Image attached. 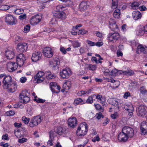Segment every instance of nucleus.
<instances>
[{
    "label": "nucleus",
    "mask_w": 147,
    "mask_h": 147,
    "mask_svg": "<svg viewBox=\"0 0 147 147\" xmlns=\"http://www.w3.org/2000/svg\"><path fill=\"white\" fill-rule=\"evenodd\" d=\"M22 120L26 124H28L30 120V119L29 118H26L25 117H23L22 118Z\"/></svg>",
    "instance_id": "51"
},
{
    "label": "nucleus",
    "mask_w": 147,
    "mask_h": 147,
    "mask_svg": "<svg viewBox=\"0 0 147 147\" xmlns=\"http://www.w3.org/2000/svg\"><path fill=\"white\" fill-rule=\"evenodd\" d=\"M44 73L42 71L38 72L34 76V78L36 80L37 83H40L42 82L44 80L43 76Z\"/></svg>",
    "instance_id": "13"
},
{
    "label": "nucleus",
    "mask_w": 147,
    "mask_h": 147,
    "mask_svg": "<svg viewBox=\"0 0 147 147\" xmlns=\"http://www.w3.org/2000/svg\"><path fill=\"white\" fill-rule=\"evenodd\" d=\"M16 136L18 138H20L21 137V134L20 133L17 131H15L14 132Z\"/></svg>",
    "instance_id": "61"
},
{
    "label": "nucleus",
    "mask_w": 147,
    "mask_h": 147,
    "mask_svg": "<svg viewBox=\"0 0 147 147\" xmlns=\"http://www.w3.org/2000/svg\"><path fill=\"white\" fill-rule=\"evenodd\" d=\"M86 102L87 103L92 104L93 103V96L89 97L87 99Z\"/></svg>",
    "instance_id": "47"
},
{
    "label": "nucleus",
    "mask_w": 147,
    "mask_h": 147,
    "mask_svg": "<svg viewBox=\"0 0 147 147\" xmlns=\"http://www.w3.org/2000/svg\"><path fill=\"white\" fill-rule=\"evenodd\" d=\"M43 53L44 55L48 58L52 57L53 55V53L51 51V49L49 47L44 48L43 50Z\"/></svg>",
    "instance_id": "12"
},
{
    "label": "nucleus",
    "mask_w": 147,
    "mask_h": 147,
    "mask_svg": "<svg viewBox=\"0 0 147 147\" xmlns=\"http://www.w3.org/2000/svg\"><path fill=\"white\" fill-rule=\"evenodd\" d=\"M140 3L137 1L132 2L130 5L131 8L134 9H137L139 8Z\"/></svg>",
    "instance_id": "30"
},
{
    "label": "nucleus",
    "mask_w": 147,
    "mask_h": 147,
    "mask_svg": "<svg viewBox=\"0 0 147 147\" xmlns=\"http://www.w3.org/2000/svg\"><path fill=\"white\" fill-rule=\"evenodd\" d=\"M28 48L27 44L26 43H20L18 45L17 51L19 52H23L26 51Z\"/></svg>",
    "instance_id": "14"
},
{
    "label": "nucleus",
    "mask_w": 147,
    "mask_h": 147,
    "mask_svg": "<svg viewBox=\"0 0 147 147\" xmlns=\"http://www.w3.org/2000/svg\"><path fill=\"white\" fill-rule=\"evenodd\" d=\"M109 26L116 24V22L113 19L110 18L109 20Z\"/></svg>",
    "instance_id": "53"
},
{
    "label": "nucleus",
    "mask_w": 147,
    "mask_h": 147,
    "mask_svg": "<svg viewBox=\"0 0 147 147\" xmlns=\"http://www.w3.org/2000/svg\"><path fill=\"white\" fill-rule=\"evenodd\" d=\"M72 44L74 48L78 47L80 46V43L77 41H73Z\"/></svg>",
    "instance_id": "41"
},
{
    "label": "nucleus",
    "mask_w": 147,
    "mask_h": 147,
    "mask_svg": "<svg viewBox=\"0 0 147 147\" xmlns=\"http://www.w3.org/2000/svg\"><path fill=\"white\" fill-rule=\"evenodd\" d=\"M96 116L98 119H100L101 117L103 118L102 114L101 113H97L96 114Z\"/></svg>",
    "instance_id": "58"
},
{
    "label": "nucleus",
    "mask_w": 147,
    "mask_h": 147,
    "mask_svg": "<svg viewBox=\"0 0 147 147\" xmlns=\"http://www.w3.org/2000/svg\"><path fill=\"white\" fill-rule=\"evenodd\" d=\"M55 131L56 133L59 135H61L66 132L65 129L61 127H57Z\"/></svg>",
    "instance_id": "27"
},
{
    "label": "nucleus",
    "mask_w": 147,
    "mask_h": 147,
    "mask_svg": "<svg viewBox=\"0 0 147 147\" xmlns=\"http://www.w3.org/2000/svg\"><path fill=\"white\" fill-rule=\"evenodd\" d=\"M110 101L111 102H110L111 105L115 107V109L119 111V106L118 103L115 99L114 98H111Z\"/></svg>",
    "instance_id": "25"
},
{
    "label": "nucleus",
    "mask_w": 147,
    "mask_h": 147,
    "mask_svg": "<svg viewBox=\"0 0 147 147\" xmlns=\"http://www.w3.org/2000/svg\"><path fill=\"white\" fill-rule=\"evenodd\" d=\"M140 93L145 95L146 97L147 96V90L143 87L140 88Z\"/></svg>",
    "instance_id": "37"
},
{
    "label": "nucleus",
    "mask_w": 147,
    "mask_h": 147,
    "mask_svg": "<svg viewBox=\"0 0 147 147\" xmlns=\"http://www.w3.org/2000/svg\"><path fill=\"white\" fill-rule=\"evenodd\" d=\"M25 57L23 53H20L16 57V63L17 64V67L19 65L20 66H22L25 61Z\"/></svg>",
    "instance_id": "11"
},
{
    "label": "nucleus",
    "mask_w": 147,
    "mask_h": 147,
    "mask_svg": "<svg viewBox=\"0 0 147 147\" xmlns=\"http://www.w3.org/2000/svg\"><path fill=\"white\" fill-rule=\"evenodd\" d=\"M84 102L81 98H78L75 100L74 103L76 105H78L80 104H82L84 103Z\"/></svg>",
    "instance_id": "35"
},
{
    "label": "nucleus",
    "mask_w": 147,
    "mask_h": 147,
    "mask_svg": "<svg viewBox=\"0 0 147 147\" xmlns=\"http://www.w3.org/2000/svg\"><path fill=\"white\" fill-rule=\"evenodd\" d=\"M132 16L134 20H137L141 17L142 15L138 11H135L132 13Z\"/></svg>",
    "instance_id": "23"
},
{
    "label": "nucleus",
    "mask_w": 147,
    "mask_h": 147,
    "mask_svg": "<svg viewBox=\"0 0 147 147\" xmlns=\"http://www.w3.org/2000/svg\"><path fill=\"white\" fill-rule=\"evenodd\" d=\"M27 91L26 90L23 91L19 95V101L24 104L27 103L29 100L30 98L27 96L28 93Z\"/></svg>",
    "instance_id": "3"
},
{
    "label": "nucleus",
    "mask_w": 147,
    "mask_h": 147,
    "mask_svg": "<svg viewBox=\"0 0 147 147\" xmlns=\"http://www.w3.org/2000/svg\"><path fill=\"white\" fill-rule=\"evenodd\" d=\"M96 65H92L90 64H87L85 65V67L86 69L94 71L96 70Z\"/></svg>",
    "instance_id": "28"
},
{
    "label": "nucleus",
    "mask_w": 147,
    "mask_h": 147,
    "mask_svg": "<svg viewBox=\"0 0 147 147\" xmlns=\"http://www.w3.org/2000/svg\"><path fill=\"white\" fill-rule=\"evenodd\" d=\"M119 37V34L115 31L114 32V33H109L108 34V40L110 42L114 40L116 41L118 39Z\"/></svg>",
    "instance_id": "9"
},
{
    "label": "nucleus",
    "mask_w": 147,
    "mask_h": 147,
    "mask_svg": "<svg viewBox=\"0 0 147 147\" xmlns=\"http://www.w3.org/2000/svg\"><path fill=\"white\" fill-rule=\"evenodd\" d=\"M94 106L97 110H100V111L102 112L103 111V108L102 107L101 105L99 104H94Z\"/></svg>",
    "instance_id": "45"
},
{
    "label": "nucleus",
    "mask_w": 147,
    "mask_h": 147,
    "mask_svg": "<svg viewBox=\"0 0 147 147\" xmlns=\"http://www.w3.org/2000/svg\"><path fill=\"white\" fill-rule=\"evenodd\" d=\"M14 12L16 14L19 15L24 12V10L22 9H17L14 11Z\"/></svg>",
    "instance_id": "43"
},
{
    "label": "nucleus",
    "mask_w": 147,
    "mask_h": 147,
    "mask_svg": "<svg viewBox=\"0 0 147 147\" xmlns=\"http://www.w3.org/2000/svg\"><path fill=\"white\" fill-rule=\"evenodd\" d=\"M17 64L14 62H9L6 64V68L9 72H13L17 68Z\"/></svg>",
    "instance_id": "7"
},
{
    "label": "nucleus",
    "mask_w": 147,
    "mask_h": 147,
    "mask_svg": "<svg viewBox=\"0 0 147 147\" xmlns=\"http://www.w3.org/2000/svg\"><path fill=\"white\" fill-rule=\"evenodd\" d=\"M50 86L54 85L55 86L56 89H57L58 90V91L59 92L61 88L59 86L57 85V83L55 82H51L50 83Z\"/></svg>",
    "instance_id": "42"
},
{
    "label": "nucleus",
    "mask_w": 147,
    "mask_h": 147,
    "mask_svg": "<svg viewBox=\"0 0 147 147\" xmlns=\"http://www.w3.org/2000/svg\"><path fill=\"white\" fill-rule=\"evenodd\" d=\"M16 6L15 5L9 6L7 5H1L0 6V10L3 11L7 10L11 7H15Z\"/></svg>",
    "instance_id": "31"
},
{
    "label": "nucleus",
    "mask_w": 147,
    "mask_h": 147,
    "mask_svg": "<svg viewBox=\"0 0 147 147\" xmlns=\"http://www.w3.org/2000/svg\"><path fill=\"white\" fill-rule=\"evenodd\" d=\"M2 139L3 140H9V139L7 134H5L3 135L2 137Z\"/></svg>",
    "instance_id": "52"
},
{
    "label": "nucleus",
    "mask_w": 147,
    "mask_h": 147,
    "mask_svg": "<svg viewBox=\"0 0 147 147\" xmlns=\"http://www.w3.org/2000/svg\"><path fill=\"white\" fill-rule=\"evenodd\" d=\"M67 121L69 126L72 128H74L77 124L76 119L75 117L69 118Z\"/></svg>",
    "instance_id": "16"
},
{
    "label": "nucleus",
    "mask_w": 147,
    "mask_h": 147,
    "mask_svg": "<svg viewBox=\"0 0 147 147\" xmlns=\"http://www.w3.org/2000/svg\"><path fill=\"white\" fill-rule=\"evenodd\" d=\"M112 3L111 6L112 9H115L117 8L118 4V0H112Z\"/></svg>",
    "instance_id": "36"
},
{
    "label": "nucleus",
    "mask_w": 147,
    "mask_h": 147,
    "mask_svg": "<svg viewBox=\"0 0 147 147\" xmlns=\"http://www.w3.org/2000/svg\"><path fill=\"white\" fill-rule=\"evenodd\" d=\"M120 14L121 13L120 9L119 8L115 9L113 13V16L116 18H119L120 17Z\"/></svg>",
    "instance_id": "29"
},
{
    "label": "nucleus",
    "mask_w": 147,
    "mask_h": 147,
    "mask_svg": "<svg viewBox=\"0 0 147 147\" xmlns=\"http://www.w3.org/2000/svg\"><path fill=\"white\" fill-rule=\"evenodd\" d=\"M37 96H35V98L34 99V100L35 101H36L38 103H44L45 101V100L42 99H40L38 98H37Z\"/></svg>",
    "instance_id": "44"
},
{
    "label": "nucleus",
    "mask_w": 147,
    "mask_h": 147,
    "mask_svg": "<svg viewBox=\"0 0 147 147\" xmlns=\"http://www.w3.org/2000/svg\"><path fill=\"white\" fill-rule=\"evenodd\" d=\"M27 114L28 115L31 116L32 115V112L30 109H28L27 111Z\"/></svg>",
    "instance_id": "63"
},
{
    "label": "nucleus",
    "mask_w": 147,
    "mask_h": 147,
    "mask_svg": "<svg viewBox=\"0 0 147 147\" xmlns=\"http://www.w3.org/2000/svg\"><path fill=\"white\" fill-rule=\"evenodd\" d=\"M56 133L55 130L51 131L49 132V137L50 138H52L53 139L54 137L56 136Z\"/></svg>",
    "instance_id": "39"
},
{
    "label": "nucleus",
    "mask_w": 147,
    "mask_h": 147,
    "mask_svg": "<svg viewBox=\"0 0 147 147\" xmlns=\"http://www.w3.org/2000/svg\"><path fill=\"white\" fill-rule=\"evenodd\" d=\"M41 118L39 115L34 117L31 120L29 123V126L31 127H33L40 123L41 121Z\"/></svg>",
    "instance_id": "5"
},
{
    "label": "nucleus",
    "mask_w": 147,
    "mask_h": 147,
    "mask_svg": "<svg viewBox=\"0 0 147 147\" xmlns=\"http://www.w3.org/2000/svg\"><path fill=\"white\" fill-rule=\"evenodd\" d=\"M42 18V17L41 16L37 15L31 19L30 22L34 24H36L41 21Z\"/></svg>",
    "instance_id": "20"
},
{
    "label": "nucleus",
    "mask_w": 147,
    "mask_h": 147,
    "mask_svg": "<svg viewBox=\"0 0 147 147\" xmlns=\"http://www.w3.org/2000/svg\"><path fill=\"white\" fill-rule=\"evenodd\" d=\"M50 87L51 88V90L53 92L56 93H59V91H56L55 90L56 88H55V86L54 85L53 86H50Z\"/></svg>",
    "instance_id": "57"
},
{
    "label": "nucleus",
    "mask_w": 147,
    "mask_h": 147,
    "mask_svg": "<svg viewBox=\"0 0 147 147\" xmlns=\"http://www.w3.org/2000/svg\"><path fill=\"white\" fill-rule=\"evenodd\" d=\"M145 32V30H144V28H140L139 30V33H138V35H143L144 32Z\"/></svg>",
    "instance_id": "55"
},
{
    "label": "nucleus",
    "mask_w": 147,
    "mask_h": 147,
    "mask_svg": "<svg viewBox=\"0 0 147 147\" xmlns=\"http://www.w3.org/2000/svg\"><path fill=\"white\" fill-rule=\"evenodd\" d=\"M87 42L91 46H93L95 45V43L93 42L90 41L89 40H87Z\"/></svg>",
    "instance_id": "62"
},
{
    "label": "nucleus",
    "mask_w": 147,
    "mask_h": 147,
    "mask_svg": "<svg viewBox=\"0 0 147 147\" xmlns=\"http://www.w3.org/2000/svg\"><path fill=\"white\" fill-rule=\"evenodd\" d=\"M5 89H8L9 92H14L17 89V86L16 84L14 82H12L10 84L8 85Z\"/></svg>",
    "instance_id": "21"
},
{
    "label": "nucleus",
    "mask_w": 147,
    "mask_h": 147,
    "mask_svg": "<svg viewBox=\"0 0 147 147\" xmlns=\"http://www.w3.org/2000/svg\"><path fill=\"white\" fill-rule=\"evenodd\" d=\"M137 115L139 116L144 117L147 113V107L141 105L136 109Z\"/></svg>",
    "instance_id": "2"
},
{
    "label": "nucleus",
    "mask_w": 147,
    "mask_h": 147,
    "mask_svg": "<svg viewBox=\"0 0 147 147\" xmlns=\"http://www.w3.org/2000/svg\"><path fill=\"white\" fill-rule=\"evenodd\" d=\"M42 56V54L39 51L35 52L33 53L31 57L33 61L36 62L40 60Z\"/></svg>",
    "instance_id": "15"
},
{
    "label": "nucleus",
    "mask_w": 147,
    "mask_h": 147,
    "mask_svg": "<svg viewBox=\"0 0 147 147\" xmlns=\"http://www.w3.org/2000/svg\"><path fill=\"white\" fill-rule=\"evenodd\" d=\"M54 16L57 18L61 19H64L65 18L66 15L63 12H62L61 13L57 12L55 13Z\"/></svg>",
    "instance_id": "26"
},
{
    "label": "nucleus",
    "mask_w": 147,
    "mask_h": 147,
    "mask_svg": "<svg viewBox=\"0 0 147 147\" xmlns=\"http://www.w3.org/2000/svg\"><path fill=\"white\" fill-rule=\"evenodd\" d=\"M90 3L88 1H82L80 4V9L81 11L86 10L89 7Z\"/></svg>",
    "instance_id": "17"
},
{
    "label": "nucleus",
    "mask_w": 147,
    "mask_h": 147,
    "mask_svg": "<svg viewBox=\"0 0 147 147\" xmlns=\"http://www.w3.org/2000/svg\"><path fill=\"white\" fill-rule=\"evenodd\" d=\"M118 116V113L117 112H115L114 114H112L111 115V117L113 119H115Z\"/></svg>",
    "instance_id": "64"
},
{
    "label": "nucleus",
    "mask_w": 147,
    "mask_h": 147,
    "mask_svg": "<svg viewBox=\"0 0 147 147\" xmlns=\"http://www.w3.org/2000/svg\"><path fill=\"white\" fill-rule=\"evenodd\" d=\"M45 73L47 74L46 76L47 79H53L55 77V75L54 74H52L49 71H46Z\"/></svg>",
    "instance_id": "32"
},
{
    "label": "nucleus",
    "mask_w": 147,
    "mask_h": 147,
    "mask_svg": "<svg viewBox=\"0 0 147 147\" xmlns=\"http://www.w3.org/2000/svg\"><path fill=\"white\" fill-rule=\"evenodd\" d=\"M27 139L25 138H22L21 139H18V142L19 143H23L27 142Z\"/></svg>",
    "instance_id": "56"
},
{
    "label": "nucleus",
    "mask_w": 147,
    "mask_h": 147,
    "mask_svg": "<svg viewBox=\"0 0 147 147\" xmlns=\"http://www.w3.org/2000/svg\"><path fill=\"white\" fill-rule=\"evenodd\" d=\"M129 138L126 134L123 133V131L120 132L118 136V138L121 142H125Z\"/></svg>",
    "instance_id": "18"
},
{
    "label": "nucleus",
    "mask_w": 147,
    "mask_h": 147,
    "mask_svg": "<svg viewBox=\"0 0 147 147\" xmlns=\"http://www.w3.org/2000/svg\"><path fill=\"white\" fill-rule=\"evenodd\" d=\"M93 96H96V99H98L100 101V102H101V101L104 102L103 101L104 100H103V98H102V95L99 94H97L96 95L94 94Z\"/></svg>",
    "instance_id": "48"
},
{
    "label": "nucleus",
    "mask_w": 147,
    "mask_h": 147,
    "mask_svg": "<svg viewBox=\"0 0 147 147\" xmlns=\"http://www.w3.org/2000/svg\"><path fill=\"white\" fill-rule=\"evenodd\" d=\"M125 109L128 112V115L131 116L133 114V112L134 110V108L133 105L131 104L128 106L126 105L124 107Z\"/></svg>",
    "instance_id": "24"
},
{
    "label": "nucleus",
    "mask_w": 147,
    "mask_h": 147,
    "mask_svg": "<svg viewBox=\"0 0 147 147\" xmlns=\"http://www.w3.org/2000/svg\"><path fill=\"white\" fill-rule=\"evenodd\" d=\"M109 27L112 30H114V32H117L118 30V26L116 24L112 25H110Z\"/></svg>",
    "instance_id": "38"
},
{
    "label": "nucleus",
    "mask_w": 147,
    "mask_h": 147,
    "mask_svg": "<svg viewBox=\"0 0 147 147\" xmlns=\"http://www.w3.org/2000/svg\"><path fill=\"white\" fill-rule=\"evenodd\" d=\"M88 31L84 29L79 30L78 32V34L79 35H82L86 34L87 32Z\"/></svg>",
    "instance_id": "50"
},
{
    "label": "nucleus",
    "mask_w": 147,
    "mask_h": 147,
    "mask_svg": "<svg viewBox=\"0 0 147 147\" xmlns=\"http://www.w3.org/2000/svg\"><path fill=\"white\" fill-rule=\"evenodd\" d=\"M5 55L8 59H11L14 56V53L12 51L7 50L5 51Z\"/></svg>",
    "instance_id": "22"
},
{
    "label": "nucleus",
    "mask_w": 147,
    "mask_h": 147,
    "mask_svg": "<svg viewBox=\"0 0 147 147\" xmlns=\"http://www.w3.org/2000/svg\"><path fill=\"white\" fill-rule=\"evenodd\" d=\"M11 77L9 75H7L4 77L3 81V87L4 88H7L13 82Z\"/></svg>",
    "instance_id": "10"
},
{
    "label": "nucleus",
    "mask_w": 147,
    "mask_h": 147,
    "mask_svg": "<svg viewBox=\"0 0 147 147\" xmlns=\"http://www.w3.org/2000/svg\"><path fill=\"white\" fill-rule=\"evenodd\" d=\"M127 7L126 4L125 3H122L120 5L119 7V9H120V10H124Z\"/></svg>",
    "instance_id": "46"
},
{
    "label": "nucleus",
    "mask_w": 147,
    "mask_h": 147,
    "mask_svg": "<svg viewBox=\"0 0 147 147\" xmlns=\"http://www.w3.org/2000/svg\"><path fill=\"white\" fill-rule=\"evenodd\" d=\"M122 131L129 138L132 137L134 135V130L132 128L128 126H125Z\"/></svg>",
    "instance_id": "6"
},
{
    "label": "nucleus",
    "mask_w": 147,
    "mask_h": 147,
    "mask_svg": "<svg viewBox=\"0 0 147 147\" xmlns=\"http://www.w3.org/2000/svg\"><path fill=\"white\" fill-rule=\"evenodd\" d=\"M123 72L124 74L129 76L133 75L134 74V71L131 70L129 69H128L126 71H123Z\"/></svg>",
    "instance_id": "34"
},
{
    "label": "nucleus",
    "mask_w": 147,
    "mask_h": 147,
    "mask_svg": "<svg viewBox=\"0 0 147 147\" xmlns=\"http://www.w3.org/2000/svg\"><path fill=\"white\" fill-rule=\"evenodd\" d=\"M5 22L7 24L11 25L16 24L17 22L16 18L10 14H8L6 16Z\"/></svg>",
    "instance_id": "4"
},
{
    "label": "nucleus",
    "mask_w": 147,
    "mask_h": 147,
    "mask_svg": "<svg viewBox=\"0 0 147 147\" xmlns=\"http://www.w3.org/2000/svg\"><path fill=\"white\" fill-rule=\"evenodd\" d=\"M71 71L69 68H66L62 70L60 72L61 77L63 78H67L71 75Z\"/></svg>",
    "instance_id": "8"
},
{
    "label": "nucleus",
    "mask_w": 147,
    "mask_h": 147,
    "mask_svg": "<svg viewBox=\"0 0 147 147\" xmlns=\"http://www.w3.org/2000/svg\"><path fill=\"white\" fill-rule=\"evenodd\" d=\"M6 114L7 115L13 116L15 114V113L14 111H9L7 112H6Z\"/></svg>",
    "instance_id": "54"
},
{
    "label": "nucleus",
    "mask_w": 147,
    "mask_h": 147,
    "mask_svg": "<svg viewBox=\"0 0 147 147\" xmlns=\"http://www.w3.org/2000/svg\"><path fill=\"white\" fill-rule=\"evenodd\" d=\"M64 8V7L62 5H58L56 7V11L57 12L62 11L63 10H64L63 9Z\"/></svg>",
    "instance_id": "40"
},
{
    "label": "nucleus",
    "mask_w": 147,
    "mask_h": 147,
    "mask_svg": "<svg viewBox=\"0 0 147 147\" xmlns=\"http://www.w3.org/2000/svg\"><path fill=\"white\" fill-rule=\"evenodd\" d=\"M30 26L27 25L24 27V33H27L30 31Z\"/></svg>",
    "instance_id": "49"
},
{
    "label": "nucleus",
    "mask_w": 147,
    "mask_h": 147,
    "mask_svg": "<svg viewBox=\"0 0 147 147\" xmlns=\"http://www.w3.org/2000/svg\"><path fill=\"white\" fill-rule=\"evenodd\" d=\"M140 129L142 135H144L147 132V123L145 121L142 122L141 124Z\"/></svg>",
    "instance_id": "19"
},
{
    "label": "nucleus",
    "mask_w": 147,
    "mask_h": 147,
    "mask_svg": "<svg viewBox=\"0 0 147 147\" xmlns=\"http://www.w3.org/2000/svg\"><path fill=\"white\" fill-rule=\"evenodd\" d=\"M59 63L60 62L59 61V60L57 59H54L53 61L51 62V63L50 64L51 66L55 67L57 65H59Z\"/></svg>",
    "instance_id": "33"
},
{
    "label": "nucleus",
    "mask_w": 147,
    "mask_h": 147,
    "mask_svg": "<svg viewBox=\"0 0 147 147\" xmlns=\"http://www.w3.org/2000/svg\"><path fill=\"white\" fill-rule=\"evenodd\" d=\"M54 139L52 138H50L49 140L48 141L47 144L49 145V146H53V141Z\"/></svg>",
    "instance_id": "59"
},
{
    "label": "nucleus",
    "mask_w": 147,
    "mask_h": 147,
    "mask_svg": "<svg viewBox=\"0 0 147 147\" xmlns=\"http://www.w3.org/2000/svg\"><path fill=\"white\" fill-rule=\"evenodd\" d=\"M26 14L25 13L19 16V19L20 20H22L26 18Z\"/></svg>",
    "instance_id": "60"
},
{
    "label": "nucleus",
    "mask_w": 147,
    "mask_h": 147,
    "mask_svg": "<svg viewBox=\"0 0 147 147\" xmlns=\"http://www.w3.org/2000/svg\"><path fill=\"white\" fill-rule=\"evenodd\" d=\"M87 131V124H81L80 126L78 127L76 133L78 136H84L86 134Z\"/></svg>",
    "instance_id": "1"
}]
</instances>
